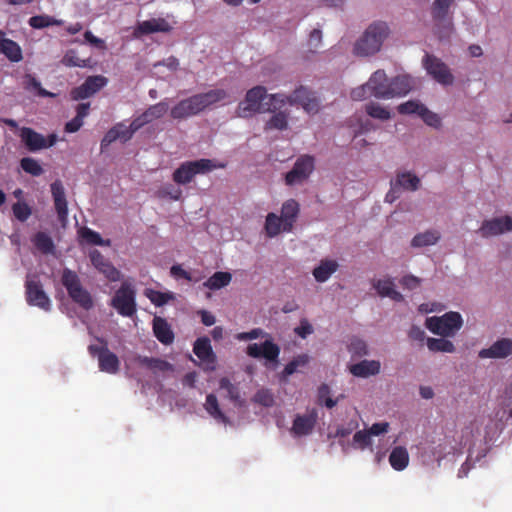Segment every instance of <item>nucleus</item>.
I'll list each match as a JSON object with an SVG mask.
<instances>
[{
	"instance_id": "f3484780",
	"label": "nucleus",
	"mask_w": 512,
	"mask_h": 512,
	"mask_svg": "<svg viewBox=\"0 0 512 512\" xmlns=\"http://www.w3.org/2000/svg\"><path fill=\"white\" fill-rule=\"evenodd\" d=\"M478 356L481 359H505L512 356V339L500 338L490 347L481 349Z\"/></svg>"
},
{
	"instance_id": "7c9ffc66",
	"label": "nucleus",
	"mask_w": 512,
	"mask_h": 512,
	"mask_svg": "<svg viewBox=\"0 0 512 512\" xmlns=\"http://www.w3.org/2000/svg\"><path fill=\"white\" fill-rule=\"evenodd\" d=\"M299 204L295 200H288L283 203L280 217L284 220V229L292 230L298 217Z\"/></svg>"
},
{
	"instance_id": "0eeeda50",
	"label": "nucleus",
	"mask_w": 512,
	"mask_h": 512,
	"mask_svg": "<svg viewBox=\"0 0 512 512\" xmlns=\"http://www.w3.org/2000/svg\"><path fill=\"white\" fill-rule=\"evenodd\" d=\"M463 324L461 315L458 312H448L441 317L427 319V328L434 334L447 337L452 336Z\"/></svg>"
},
{
	"instance_id": "8fccbe9b",
	"label": "nucleus",
	"mask_w": 512,
	"mask_h": 512,
	"mask_svg": "<svg viewBox=\"0 0 512 512\" xmlns=\"http://www.w3.org/2000/svg\"><path fill=\"white\" fill-rule=\"evenodd\" d=\"M366 113L375 119L388 120L391 117V113L388 109L381 106L378 103L370 102L365 107Z\"/></svg>"
},
{
	"instance_id": "58836bf2",
	"label": "nucleus",
	"mask_w": 512,
	"mask_h": 512,
	"mask_svg": "<svg viewBox=\"0 0 512 512\" xmlns=\"http://www.w3.org/2000/svg\"><path fill=\"white\" fill-rule=\"evenodd\" d=\"M220 389L226 390L227 397L238 406H242L244 401L241 398L240 389L237 385L233 384L228 378L223 377L219 381Z\"/></svg>"
},
{
	"instance_id": "09e8293b",
	"label": "nucleus",
	"mask_w": 512,
	"mask_h": 512,
	"mask_svg": "<svg viewBox=\"0 0 512 512\" xmlns=\"http://www.w3.org/2000/svg\"><path fill=\"white\" fill-rule=\"evenodd\" d=\"M288 126V115L285 112L275 113L265 124V130H284Z\"/></svg>"
},
{
	"instance_id": "412c9836",
	"label": "nucleus",
	"mask_w": 512,
	"mask_h": 512,
	"mask_svg": "<svg viewBox=\"0 0 512 512\" xmlns=\"http://www.w3.org/2000/svg\"><path fill=\"white\" fill-rule=\"evenodd\" d=\"M247 354L253 358L263 357L268 361L277 362L280 354V348L271 340H266L261 345H258L257 343L248 345Z\"/></svg>"
},
{
	"instance_id": "1a4fd4ad",
	"label": "nucleus",
	"mask_w": 512,
	"mask_h": 512,
	"mask_svg": "<svg viewBox=\"0 0 512 512\" xmlns=\"http://www.w3.org/2000/svg\"><path fill=\"white\" fill-rule=\"evenodd\" d=\"M19 137L21 142L30 152H36L52 147L57 142L56 134L52 133L48 135V137H44L42 134L36 132L30 127H22L20 129Z\"/></svg>"
},
{
	"instance_id": "79ce46f5",
	"label": "nucleus",
	"mask_w": 512,
	"mask_h": 512,
	"mask_svg": "<svg viewBox=\"0 0 512 512\" xmlns=\"http://www.w3.org/2000/svg\"><path fill=\"white\" fill-rule=\"evenodd\" d=\"M28 23L34 29H43L50 26L62 25L63 21L49 15H36L32 16Z\"/></svg>"
},
{
	"instance_id": "864d4df0",
	"label": "nucleus",
	"mask_w": 512,
	"mask_h": 512,
	"mask_svg": "<svg viewBox=\"0 0 512 512\" xmlns=\"http://www.w3.org/2000/svg\"><path fill=\"white\" fill-rule=\"evenodd\" d=\"M424 105L417 100H409L407 102L401 103L397 110L402 115H410L417 114L420 115V112Z\"/></svg>"
},
{
	"instance_id": "f257e3e1",
	"label": "nucleus",
	"mask_w": 512,
	"mask_h": 512,
	"mask_svg": "<svg viewBox=\"0 0 512 512\" xmlns=\"http://www.w3.org/2000/svg\"><path fill=\"white\" fill-rule=\"evenodd\" d=\"M390 33L391 30L387 22L382 20L373 21L355 42L354 54L357 56H371L378 53Z\"/></svg>"
},
{
	"instance_id": "c9c22d12",
	"label": "nucleus",
	"mask_w": 512,
	"mask_h": 512,
	"mask_svg": "<svg viewBox=\"0 0 512 512\" xmlns=\"http://www.w3.org/2000/svg\"><path fill=\"white\" fill-rule=\"evenodd\" d=\"M284 229V220L275 213H268L265 221V232L270 238L279 235L281 232H291Z\"/></svg>"
},
{
	"instance_id": "9d476101",
	"label": "nucleus",
	"mask_w": 512,
	"mask_h": 512,
	"mask_svg": "<svg viewBox=\"0 0 512 512\" xmlns=\"http://www.w3.org/2000/svg\"><path fill=\"white\" fill-rule=\"evenodd\" d=\"M423 66L432 78L442 85H452L454 76L449 67L434 55L426 54L423 58Z\"/></svg>"
},
{
	"instance_id": "6ab92c4d",
	"label": "nucleus",
	"mask_w": 512,
	"mask_h": 512,
	"mask_svg": "<svg viewBox=\"0 0 512 512\" xmlns=\"http://www.w3.org/2000/svg\"><path fill=\"white\" fill-rule=\"evenodd\" d=\"M200 113L201 110L195 95L179 101L170 110V116L174 120H184Z\"/></svg>"
},
{
	"instance_id": "a878e982",
	"label": "nucleus",
	"mask_w": 512,
	"mask_h": 512,
	"mask_svg": "<svg viewBox=\"0 0 512 512\" xmlns=\"http://www.w3.org/2000/svg\"><path fill=\"white\" fill-rule=\"evenodd\" d=\"M412 87L413 81L409 76L399 75L394 77L389 82V99L405 96L412 90Z\"/></svg>"
},
{
	"instance_id": "5701e85b",
	"label": "nucleus",
	"mask_w": 512,
	"mask_h": 512,
	"mask_svg": "<svg viewBox=\"0 0 512 512\" xmlns=\"http://www.w3.org/2000/svg\"><path fill=\"white\" fill-rule=\"evenodd\" d=\"M133 132L130 126H126L124 123H117L105 134L101 141V149L104 150L107 146L116 140H120L125 143L133 137Z\"/></svg>"
},
{
	"instance_id": "052dcab7",
	"label": "nucleus",
	"mask_w": 512,
	"mask_h": 512,
	"mask_svg": "<svg viewBox=\"0 0 512 512\" xmlns=\"http://www.w3.org/2000/svg\"><path fill=\"white\" fill-rule=\"evenodd\" d=\"M419 116L428 126L434 128H439L441 126L440 117L436 113L430 111L425 105L422 108Z\"/></svg>"
},
{
	"instance_id": "cd10ccee",
	"label": "nucleus",
	"mask_w": 512,
	"mask_h": 512,
	"mask_svg": "<svg viewBox=\"0 0 512 512\" xmlns=\"http://www.w3.org/2000/svg\"><path fill=\"white\" fill-rule=\"evenodd\" d=\"M153 333L159 342L164 345L172 344L174 341V333L166 319L159 316L153 319Z\"/></svg>"
},
{
	"instance_id": "bb28decb",
	"label": "nucleus",
	"mask_w": 512,
	"mask_h": 512,
	"mask_svg": "<svg viewBox=\"0 0 512 512\" xmlns=\"http://www.w3.org/2000/svg\"><path fill=\"white\" fill-rule=\"evenodd\" d=\"M339 268V263L334 259H322L313 269L312 275L319 283L326 282Z\"/></svg>"
},
{
	"instance_id": "6e6552de",
	"label": "nucleus",
	"mask_w": 512,
	"mask_h": 512,
	"mask_svg": "<svg viewBox=\"0 0 512 512\" xmlns=\"http://www.w3.org/2000/svg\"><path fill=\"white\" fill-rule=\"evenodd\" d=\"M267 96V90L264 86H255L247 91L244 101L240 102L237 108L239 117L246 118L253 113L266 111L262 109V101Z\"/></svg>"
},
{
	"instance_id": "393cba45",
	"label": "nucleus",
	"mask_w": 512,
	"mask_h": 512,
	"mask_svg": "<svg viewBox=\"0 0 512 512\" xmlns=\"http://www.w3.org/2000/svg\"><path fill=\"white\" fill-rule=\"evenodd\" d=\"M381 364L377 360H362L349 367L350 373L355 377L368 378L380 372Z\"/></svg>"
},
{
	"instance_id": "b1692460",
	"label": "nucleus",
	"mask_w": 512,
	"mask_h": 512,
	"mask_svg": "<svg viewBox=\"0 0 512 512\" xmlns=\"http://www.w3.org/2000/svg\"><path fill=\"white\" fill-rule=\"evenodd\" d=\"M420 187V179L411 172H399L391 181V191L397 190L416 191Z\"/></svg>"
},
{
	"instance_id": "39448f33",
	"label": "nucleus",
	"mask_w": 512,
	"mask_h": 512,
	"mask_svg": "<svg viewBox=\"0 0 512 512\" xmlns=\"http://www.w3.org/2000/svg\"><path fill=\"white\" fill-rule=\"evenodd\" d=\"M110 305L124 317L137 312L136 290L132 283L124 281L111 299Z\"/></svg>"
},
{
	"instance_id": "aec40b11",
	"label": "nucleus",
	"mask_w": 512,
	"mask_h": 512,
	"mask_svg": "<svg viewBox=\"0 0 512 512\" xmlns=\"http://www.w3.org/2000/svg\"><path fill=\"white\" fill-rule=\"evenodd\" d=\"M317 418L318 414L315 409L305 415L297 414L293 420L291 434L295 437L309 435L316 425Z\"/></svg>"
},
{
	"instance_id": "3c124183",
	"label": "nucleus",
	"mask_w": 512,
	"mask_h": 512,
	"mask_svg": "<svg viewBox=\"0 0 512 512\" xmlns=\"http://www.w3.org/2000/svg\"><path fill=\"white\" fill-rule=\"evenodd\" d=\"M90 59H80L75 50H68L62 58V63L66 67H81L89 66Z\"/></svg>"
},
{
	"instance_id": "de8ad7c7",
	"label": "nucleus",
	"mask_w": 512,
	"mask_h": 512,
	"mask_svg": "<svg viewBox=\"0 0 512 512\" xmlns=\"http://www.w3.org/2000/svg\"><path fill=\"white\" fill-rule=\"evenodd\" d=\"M309 362V356L307 354H301L296 357L292 361H290L282 371V377L287 378L294 374L299 367H303L307 365Z\"/></svg>"
},
{
	"instance_id": "4d7b16f0",
	"label": "nucleus",
	"mask_w": 512,
	"mask_h": 512,
	"mask_svg": "<svg viewBox=\"0 0 512 512\" xmlns=\"http://www.w3.org/2000/svg\"><path fill=\"white\" fill-rule=\"evenodd\" d=\"M288 98L289 96L280 93L271 94L269 96V103L265 104L267 105V108H265V110L274 112L275 110L280 109L286 103H289Z\"/></svg>"
},
{
	"instance_id": "6e6d98bb",
	"label": "nucleus",
	"mask_w": 512,
	"mask_h": 512,
	"mask_svg": "<svg viewBox=\"0 0 512 512\" xmlns=\"http://www.w3.org/2000/svg\"><path fill=\"white\" fill-rule=\"evenodd\" d=\"M12 211L15 218L21 222H25L32 214L30 206L25 202H17L13 204Z\"/></svg>"
},
{
	"instance_id": "5fc2aeb1",
	"label": "nucleus",
	"mask_w": 512,
	"mask_h": 512,
	"mask_svg": "<svg viewBox=\"0 0 512 512\" xmlns=\"http://www.w3.org/2000/svg\"><path fill=\"white\" fill-rule=\"evenodd\" d=\"M169 109V105L166 101H160L154 105L149 106L145 111L148 114L151 121L163 117Z\"/></svg>"
},
{
	"instance_id": "4c0bfd02",
	"label": "nucleus",
	"mask_w": 512,
	"mask_h": 512,
	"mask_svg": "<svg viewBox=\"0 0 512 512\" xmlns=\"http://www.w3.org/2000/svg\"><path fill=\"white\" fill-rule=\"evenodd\" d=\"M439 239V231L427 230L425 232L416 234L411 241V246L415 248L431 246L436 244L439 241Z\"/></svg>"
},
{
	"instance_id": "37998d69",
	"label": "nucleus",
	"mask_w": 512,
	"mask_h": 512,
	"mask_svg": "<svg viewBox=\"0 0 512 512\" xmlns=\"http://www.w3.org/2000/svg\"><path fill=\"white\" fill-rule=\"evenodd\" d=\"M427 347L433 352L453 353L455 351L454 344L450 340L444 338H428Z\"/></svg>"
},
{
	"instance_id": "dca6fc26",
	"label": "nucleus",
	"mask_w": 512,
	"mask_h": 512,
	"mask_svg": "<svg viewBox=\"0 0 512 512\" xmlns=\"http://www.w3.org/2000/svg\"><path fill=\"white\" fill-rule=\"evenodd\" d=\"M89 258L95 269L103 274L109 281L116 282L120 280V271L106 259L100 251L96 249L92 250L89 253Z\"/></svg>"
},
{
	"instance_id": "0e129e2a",
	"label": "nucleus",
	"mask_w": 512,
	"mask_h": 512,
	"mask_svg": "<svg viewBox=\"0 0 512 512\" xmlns=\"http://www.w3.org/2000/svg\"><path fill=\"white\" fill-rule=\"evenodd\" d=\"M322 41V32L319 29H313L310 32L308 45L311 52H315L316 49L320 46Z\"/></svg>"
},
{
	"instance_id": "7ed1b4c3",
	"label": "nucleus",
	"mask_w": 512,
	"mask_h": 512,
	"mask_svg": "<svg viewBox=\"0 0 512 512\" xmlns=\"http://www.w3.org/2000/svg\"><path fill=\"white\" fill-rule=\"evenodd\" d=\"M61 283L74 303L85 310H90L93 307L92 296L82 286L81 280L75 271L64 268L61 275Z\"/></svg>"
},
{
	"instance_id": "4468645a",
	"label": "nucleus",
	"mask_w": 512,
	"mask_h": 512,
	"mask_svg": "<svg viewBox=\"0 0 512 512\" xmlns=\"http://www.w3.org/2000/svg\"><path fill=\"white\" fill-rule=\"evenodd\" d=\"M510 231H512V218L510 216H502L484 220L477 233L483 238H489Z\"/></svg>"
},
{
	"instance_id": "e2e57ef3",
	"label": "nucleus",
	"mask_w": 512,
	"mask_h": 512,
	"mask_svg": "<svg viewBox=\"0 0 512 512\" xmlns=\"http://www.w3.org/2000/svg\"><path fill=\"white\" fill-rule=\"evenodd\" d=\"M28 89H33L37 92V94L41 97H53L54 94L44 89L40 83L35 77L29 76L28 83H27Z\"/></svg>"
},
{
	"instance_id": "473e14b6",
	"label": "nucleus",
	"mask_w": 512,
	"mask_h": 512,
	"mask_svg": "<svg viewBox=\"0 0 512 512\" xmlns=\"http://www.w3.org/2000/svg\"><path fill=\"white\" fill-rule=\"evenodd\" d=\"M137 362L154 373L167 372L173 370V365L166 360L147 356H138Z\"/></svg>"
},
{
	"instance_id": "ea45409f",
	"label": "nucleus",
	"mask_w": 512,
	"mask_h": 512,
	"mask_svg": "<svg viewBox=\"0 0 512 512\" xmlns=\"http://www.w3.org/2000/svg\"><path fill=\"white\" fill-rule=\"evenodd\" d=\"M205 410L214 419L226 423L228 421L227 416L221 411L217 397L214 394H208L206 402L204 404Z\"/></svg>"
},
{
	"instance_id": "13d9d810",
	"label": "nucleus",
	"mask_w": 512,
	"mask_h": 512,
	"mask_svg": "<svg viewBox=\"0 0 512 512\" xmlns=\"http://www.w3.org/2000/svg\"><path fill=\"white\" fill-rule=\"evenodd\" d=\"M349 352L358 357H362L368 354V347L364 340L359 338H353L348 345Z\"/></svg>"
},
{
	"instance_id": "e433bc0d",
	"label": "nucleus",
	"mask_w": 512,
	"mask_h": 512,
	"mask_svg": "<svg viewBox=\"0 0 512 512\" xmlns=\"http://www.w3.org/2000/svg\"><path fill=\"white\" fill-rule=\"evenodd\" d=\"M231 280V273L217 271L203 283V286L208 288L209 290L215 291L228 286Z\"/></svg>"
},
{
	"instance_id": "bf43d9fd",
	"label": "nucleus",
	"mask_w": 512,
	"mask_h": 512,
	"mask_svg": "<svg viewBox=\"0 0 512 512\" xmlns=\"http://www.w3.org/2000/svg\"><path fill=\"white\" fill-rule=\"evenodd\" d=\"M253 401L264 407H271L274 404V396L268 389H261L256 392Z\"/></svg>"
},
{
	"instance_id": "2eb2a0df",
	"label": "nucleus",
	"mask_w": 512,
	"mask_h": 512,
	"mask_svg": "<svg viewBox=\"0 0 512 512\" xmlns=\"http://www.w3.org/2000/svg\"><path fill=\"white\" fill-rule=\"evenodd\" d=\"M288 100L290 105L299 104L309 114H315L319 111V100L306 87L300 86L295 89Z\"/></svg>"
},
{
	"instance_id": "72a5a7b5",
	"label": "nucleus",
	"mask_w": 512,
	"mask_h": 512,
	"mask_svg": "<svg viewBox=\"0 0 512 512\" xmlns=\"http://www.w3.org/2000/svg\"><path fill=\"white\" fill-rule=\"evenodd\" d=\"M0 53L4 54L11 62H20L23 59L19 44L11 39H0Z\"/></svg>"
},
{
	"instance_id": "423d86ee",
	"label": "nucleus",
	"mask_w": 512,
	"mask_h": 512,
	"mask_svg": "<svg viewBox=\"0 0 512 512\" xmlns=\"http://www.w3.org/2000/svg\"><path fill=\"white\" fill-rule=\"evenodd\" d=\"M101 344L89 345L88 352L92 357H97L99 370L108 374H116L120 370V360L118 356L108 349V343L103 338H96Z\"/></svg>"
},
{
	"instance_id": "a211bd4d",
	"label": "nucleus",
	"mask_w": 512,
	"mask_h": 512,
	"mask_svg": "<svg viewBox=\"0 0 512 512\" xmlns=\"http://www.w3.org/2000/svg\"><path fill=\"white\" fill-rule=\"evenodd\" d=\"M172 30L170 23L164 18H152L142 22H138L133 31L135 38H140L144 35L153 33H168Z\"/></svg>"
},
{
	"instance_id": "f8f14e48",
	"label": "nucleus",
	"mask_w": 512,
	"mask_h": 512,
	"mask_svg": "<svg viewBox=\"0 0 512 512\" xmlns=\"http://www.w3.org/2000/svg\"><path fill=\"white\" fill-rule=\"evenodd\" d=\"M107 82L108 79L102 75L89 76L80 86L71 90V98L75 101L89 98L105 87Z\"/></svg>"
},
{
	"instance_id": "ddd939ff",
	"label": "nucleus",
	"mask_w": 512,
	"mask_h": 512,
	"mask_svg": "<svg viewBox=\"0 0 512 512\" xmlns=\"http://www.w3.org/2000/svg\"><path fill=\"white\" fill-rule=\"evenodd\" d=\"M314 169V158L309 155L301 156L295 162L293 168L286 174L285 181L288 185L302 183Z\"/></svg>"
},
{
	"instance_id": "a18cd8bd",
	"label": "nucleus",
	"mask_w": 512,
	"mask_h": 512,
	"mask_svg": "<svg viewBox=\"0 0 512 512\" xmlns=\"http://www.w3.org/2000/svg\"><path fill=\"white\" fill-rule=\"evenodd\" d=\"M54 205L57 212L58 220L64 226L68 218V204L65 194H53Z\"/></svg>"
},
{
	"instance_id": "c756f323",
	"label": "nucleus",
	"mask_w": 512,
	"mask_h": 512,
	"mask_svg": "<svg viewBox=\"0 0 512 512\" xmlns=\"http://www.w3.org/2000/svg\"><path fill=\"white\" fill-rule=\"evenodd\" d=\"M194 354L204 363L213 364L216 356L212 350L210 339L207 337L198 338L193 345Z\"/></svg>"
},
{
	"instance_id": "c03bdc74",
	"label": "nucleus",
	"mask_w": 512,
	"mask_h": 512,
	"mask_svg": "<svg viewBox=\"0 0 512 512\" xmlns=\"http://www.w3.org/2000/svg\"><path fill=\"white\" fill-rule=\"evenodd\" d=\"M79 236L83 242L91 245H106L110 241H104L98 232L93 231L88 227H83L79 230Z\"/></svg>"
},
{
	"instance_id": "603ef678",
	"label": "nucleus",
	"mask_w": 512,
	"mask_h": 512,
	"mask_svg": "<svg viewBox=\"0 0 512 512\" xmlns=\"http://www.w3.org/2000/svg\"><path fill=\"white\" fill-rule=\"evenodd\" d=\"M22 170L32 176H40L44 170L40 163L31 157H24L20 161Z\"/></svg>"
},
{
	"instance_id": "f03ea898",
	"label": "nucleus",
	"mask_w": 512,
	"mask_h": 512,
	"mask_svg": "<svg viewBox=\"0 0 512 512\" xmlns=\"http://www.w3.org/2000/svg\"><path fill=\"white\" fill-rule=\"evenodd\" d=\"M226 164L216 159H198L185 161L173 172V181L177 184H188L196 175H206L213 170L225 168Z\"/></svg>"
},
{
	"instance_id": "c85d7f7f",
	"label": "nucleus",
	"mask_w": 512,
	"mask_h": 512,
	"mask_svg": "<svg viewBox=\"0 0 512 512\" xmlns=\"http://www.w3.org/2000/svg\"><path fill=\"white\" fill-rule=\"evenodd\" d=\"M195 97L201 112H203L206 108L224 101L228 97V93L224 89H212L205 93L195 94Z\"/></svg>"
},
{
	"instance_id": "49530a36",
	"label": "nucleus",
	"mask_w": 512,
	"mask_h": 512,
	"mask_svg": "<svg viewBox=\"0 0 512 512\" xmlns=\"http://www.w3.org/2000/svg\"><path fill=\"white\" fill-rule=\"evenodd\" d=\"M144 295L155 306H159V307L165 305L170 300L174 299V295L172 293H165V292L157 291L154 289H145Z\"/></svg>"
},
{
	"instance_id": "f704fd0d",
	"label": "nucleus",
	"mask_w": 512,
	"mask_h": 512,
	"mask_svg": "<svg viewBox=\"0 0 512 512\" xmlns=\"http://www.w3.org/2000/svg\"><path fill=\"white\" fill-rule=\"evenodd\" d=\"M389 463L396 471L404 470L409 463V454L407 449L402 446L393 448L389 455Z\"/></svg>"
},
{
	"instance_id": "69168bd1",
	"label": "nucleus",
	"mask_w": 512,
	"mask_h": 512,
	"mask_svg": "<svg viewBox=\"0 0 512 512\" xmlns=\"http://www.w3.org/2000/svg\"><path fill=\"white\" fill-rule=\"evenodd\" d=\"M350 96L355 101H361V100L366 99L368 96H372V95L370 94L368 84L366 83L362 86L354 88L351 91Z\"/></svg>"
},
{
	"instance_id": "680f3d73",
	"label": "nucleus",
	"mask_w": 512,
	"mask_h": 512,
	"mask_svg": "<svg viewBox=\"0 0 512 512\" xmlns=\"http://www.w3.org/2000/svg\"><path fill=\"white\" fill-rule=\"evenodd\" d=\"M353 442L359 448L364 449L371 445V435L368 430H359L353 436Z\"/></svg>"
},
{
	"instance_id": "338daca9",
	"label": "nucleus",
	"mask_w": 512,
	"mask_h": 512,
	"mask_svg": "<svg viewBox=\"0 0 512 512\" xmlns=\"http://www.w3.org/2000/svg\"><path fill=\"white\" fill-rule=\"evenodd\" d=\"M294 331L299 337L304 339L313 333V327L307 319H302L300 325L296 327Z\"/></svg>"
},
{
	"instance_id": "a19ab883",
	"label": "nucleus",
	"mask_w": 512,
	"mask_h": 512,
	"mask_svg": "<svg viewBox=\"0 0 512 512\" xmlns=\"http://www.w3.org/2000/svg\"><path fill=\"white\" fill-rule=\"evenodd\" d=\"M32 242L34 246L43 254L53 253L55 246L52 238L45 232H37Z\"/></svg>"
},
{
	"instance_id": "9b49d317",
	"label": "nucleus",
	"mask_w": 512,
	"mask_h": 512,
	"mask_svg": "<svg viewBox=\"0 0 512 512\" xmlns=\"http://www.w3.org/2000/svg\"><path fill=\"white\" fill-rule=\"evenodd\" d=\"M26 301L31 306H37L45 311H50L51 301L45 291L40 280L36 278H28L25 283Z\"/></svg>"
},
{
	"instance_id": "4be33fe9",
	"label": "nucleus",
	"mask_w": 512,
	"mask_h": 512,
	"mask_svg": "<svg viewBox=\"0 0 512 512\" xmlns=\"http://www.w3.org/2000/svg\"><path fill=\"white\" fill-rule=\"evenodd\" d=\"M389 82L384 70L375 71L367 82L370 94L378 99H389Z\"/></svg>"
},
{
	"instance_id": "2f4dec72",
	"label": "nucleus",
	"mask_w": 512,
	"mask_h": 512,
	"mask_svg": "<svg viewBox=\"0 0 512 512\" xmlns=\"http://www.w3.org/2000/svg\"><path fill=\"white\" fill-rule=\"evenodd\" d=\"M373 287L381 297H389L396 302L404 300L403 295L394 289V283L391 279H379L373 282Z\"/></svg>"
},
{
	"instance_id": "774afa93",
	"label": "nucleus",
	"mask_w": 512,
	"mask_h": 512,
	"mask_svg": "<svg viewBox=\"0 0 512 512\" xmlns=\"http://www.w3.org/2000/svg\"><path fill=\"white\" fill-rule=\"evenodd\" d=\"M420 282L421 280L414 275H406L400 280L401 285L408 290L418 288L420 286Z\"/></svg>"
},
{
	"instance_id": "20e7f679",
	"label": "nucleus",
	"mask_w": 512,
	"mask_h": 512,
	"mask_svg": "<svg viewBox=\"0 0 512 512\" xmlns=\"http://www.w3.org/2000/svg\"><path fill=\"white\" fill-rule=\"evenodd\" d=\"M454 0H434L431 7V15L434 22L435 34L440 39L450 36L453 30L452 16L449 9Z\"/></svg>"
}]
</instances>
